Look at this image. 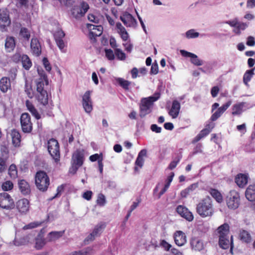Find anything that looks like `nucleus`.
<instances>
[{
    "label": "nucleus",
    "instance_id": "f257e3e1",
    "mask_svg": "<svg viewBox=\"0 0 255 255\" xmlns=\"http://www.w3.org/2000/svg\"><path fill=\"white\" fill-rule=\"evenodd\" d=\"M160 96L159 92H156L154 94L147 98H142L139 105V114L141 118L150 114L152 111L153 106V103L157 101Z\"/></svg>",
    "mask_w": 255,
    "mask_h": 255
},
{
    "label": "nucleus",
    "instance_id": "f03ea898",
    "mask_svg": "<svg viewBox=\"0 0 255 255\" xmlns=\"http://www.w3.org/2000/svg\"><path fill=\"white\" fill-rule=\"evenodd\" d=\"M218 233L220 234L219 245V246L223 249H227L229 248L230 245L231 246V252H232L233 248V241L232 240L230 242L229 240V226L228 224L225 223L221 225L218 228ZM233 236L231 237V240H232Z\"/></svg>",
    "mask_w": 255,
    "mask_h": 255
},
{
    "label": "nucleus",
    "instance_id": "7ed1b4c3",
    "mask_svg": "<svg viewBox=\"0 0 255 255\" xmlns=\"http://www.w3.org/2000/svg\"><path fill=\"white\" fill-rule=\"evenodd\" d=\"M196 211L202 217L212 216L214 209L211 198L207 197L202 200L197 205Z\"/></svg>",
    "mask_w": 255,
    "mask_h": 255
},
{
    "label": "nucleus",
    "instance_id": "20e7f679",
    "mask_svg": "<svg viewBox=\"0 0 255 255\" xmlns=\"http://www.w3.org/2000/svg\"><path fill=\"white\" fill-rule=\"evenodd\" d=\"M35 180L36 187L39 190L44 192L47 190L49 185V179L45 172L43 171L37 172Z\"/></svg>",
    "mask_w": 255,
    "mask_h": 255
},
{
    "label": "nucleus",
    "instance_id": "39448f33",
    "mask_svg": "<svg viewBox=\"0 0 255 255\" xmlns=\"http://www.w3.org/2000/svg\"><path fill=\"white\" fill-rule=\"evenodd\" d=\"M36 84V90L38 93L37 95V99L43 105L48 104V94L46 90H44V80L41 79H38L35 81Z\"/></svg>",
    "mask_w": 255,
    "mask_h": 255
},
{
    "label": "nucleus",
    "instance_id": "423d86ee",
    "mask_svg": "<svg viewBox=\"0 0 255 255\" xmlns=\"http://www.w3.org/2000/svg\"><path fill=\"white\" fill-rule=\"evenodd\" d=\"M226 202L228 207L232 210L237 209L240 203V197L235 190L231 191L227 195Z\"/></svg>",
    "mask_w": 255,
    "mask_h": 255
},
{
    "label": "nucleus",
    "instance_id": "0eeeda50",
    "mask_svg": "<svg viewBox=\"0 0 255 255\" xmlns=\"http://www.w3.org/2000/svg\"><path fill=\"white\" fill-rule=\"evenodd\" d=\"M48 150L55 161L58 162L60 160V154L59 145L57 140L51 138L48 141Z\"/></svg>",
    "mask_w": 255,
    "mask_h": 255
},
{
    "label": "nucleus",
    "instance_id": "6e6552de",
    "mask_svg": "<svg viewBox=\"0 0 255 255\" xmlns=\"http://www.w3.org/2000/svg\"><path fill=\"white\" fill-rule=\"evenodd\" d=\"M0 207L6 210H11L14 208V201L7 193H0Z\"/></svg>",
    "mask_w": 255,
    "mask_h": 255
},
{
    "label": "nucleus",
    "instance_id": "1a4fd4ad",
    "mask_svg": "<svg viewBox=\"0 0 255 255\" xmlns=\"http://www.w3.org/2000/svg\"><path fill=\"white\" fill-rule=\"evenodd\" d=\"M89 8L87 3L83 1L80 6H74L71 10L72 15L76 18L83 16Z\"/></svg>",
    "mask_w": 255,
    "mask_h": 255
},
{
    "label": "nucleus",
    "instance_id": "9d476101",
    "mask_svg": "<svg viewBox=\"0 0 255 255\" xmlns=\"http://www.w3.org/2000/svg\"><path fill=\"white\" fill-rule=\"evenodd\" d=\"M20 123L22 130L24 132L28 133L31 131L32 123L30 122V116L28 113H23L21 115Z\"/></svg>",
    "mask_w": 255,
    "mask_h": 255
},
{
    "label": "nucleus",
    "instance_id": "9b49d317",
    "mask_svg": "<svg viewBox=\"0 0 255 255\" xmlns=\"http://www.w3.org/2000/svg\"><path fill=\"white\" fill-rule=\"evenodd\" d=\"M88 28L90 30L89 38L94 42L96 41V37L100 36L103 32V28L101 25H95L92 24H87Z\"/></svg>",
    "mask_w": 255,
    "mask_h": 255
},
{
    "label": "nucleus",
    "instance_id": "f8f14e48",
    "mask_svg": "<svg viewBox=\"0 0 255 255\" xmlns=\"http://www.w3.org/2000/svg\"><path fill=\"white\" fill-rule=\"evenodd\" d=\"M120 19L127 27L135 28L137 22L132 15L128 13L125 12L120 16Z\"/></svg>",
    "mask_w": 255,
    "mask_h": 255
},
{
    "label": "nucleus",
    "instance_id": "ddd939ff",
    "mask_svg": "<svg viewBox=\"0 0 255 255\" xmlns=\"http://www.w3.org/2000/svg\"><path fill=\"white\" fill-rule=\"evenodd\" d=\"M91 92L87 91L82 97V105L85 111L90 113L93 110L92 102L90 97Z\"/></svg>",
    "mask_w": 255,
    "mask_h": 255
},
{
    "label": "nucleus",
    "instance_id": "4468645a",
    "mask_svg": "<svg viewBox=\"0 0 255 255\" xmlns=\"http://www.w3.org/2000/svg\"><path fill=\"white\" fill-rule=\"evenodd\" d=\"M84 153L83 150L77 149L73 153L71 159V163L81 166L84 162Z\"/></svg>",
    "mask_w": 255,
    "mask_h": 255
},
{
    "label": "nucleus",
    "instance_id": "2eb2a0df",
    "mask_svg": "<svg viewBox=\"0 0 255 255\" xmlns=\"http://www.w3.org/2000/svg\"><path fill=\"white\" fill-rule=\"evenodd\" d=\"M177 212L182 217L189 221L193 220V216L191 212L185 207L182 205H179L176 208Z\"/></svg>",
    "mask_w": 255,
    "mask_h": 255
},
{
    "label": "nucleus",
    "instance_id": "dca6fc26",
    "mask_svg": "<svg viewBox=\"0 0 255 255\" xmlns=\"http://www.w3.org/2000/svg\"><path fill=\"white\" fill-rule=\"evenodd\" d=\"M181 54L184 57H191V62L193 64L197 66H201L203 64V61L200 60L197 56L193 53L189 52L184 50H181L180 51Z\"/></svg>",
    "mask_w": 255,
    "mask_h": 255
},
{
    "label": "nucleus",
    "instance_id": "f3484780",
    "mask_svg": "<svg viewBox=\"0 0 255 255\" xmlns=\"http://www.w3.org/2000/svg\"><path fill=\"white\" fill-rule=\"evenodd\" d=\"M174 239L175 244L178 246H182L186 243V236L185 233L181 231L175 232Z\"/></svg>",
    "mask_w": 255,
    "mask_h": 255
},
{
    "label": "nucleus",
    "instance_id": "a211bd4d",
    "mask_svg": "<svg viewBox=\"0 0 255 255\" xmlns=\"http://www.w3.org/2000/svg\"><path fill=\"white\" fill-rule=\"evenodd\" d=\"M16 206L19 212L26 213L29 210V201L25 198L20 199L16 202Z\"/></svg>",
    "mask_w": 255,
    "mask_h": 255
},
{
    "label": "nucleus",
    "instance_id": "6ab92c4d",
    "mask_svg": "<svg viewBox=\"0 0 255 255\" xmlns=\"http://www.w3.org/2000/svg\"><path fill=\"white\" fill-rule=\"evenodd\" d=\"M18 188L20 192L23 195H29L30 193L31 189L29 183L24 179L19 180Z\"/></svg>",
    "mask_w": 255,
    "mask_h": 255
},
{
    "label": "nucleus",
    "instance_id": "aec40b11",
    "mask_svg": "<svg viewBox=\"0 0 255 255\" xmlns=\"http://www.w3.org/2000/svg\"><path fill=\"white\" fill-rule=\"evenodd\" d=\"M231 101H229L223 106L219 108L218 110L212 115L211 120L212 121L217 120L231 105Z\"/></svg>",
    "mask_w": 255,
    "mask_h": 255
},
{
    "label": "nucleus",
    "instance_id": "412c9836",
    "mask_svg": "<svg viewBox=\"0 0 255 255\" xmlns=\"http://www.w3.org/2000/svg\"><path fill=\"white\" fill-rule=\"evenodd\" d=\"M2 156H0V173H3L7 169L6 161L8 158V151L4 148Z\"/></svg>",
    "mask_w": 255,
    "mask_h": 255
},
{
    "label": "nucleus",
    "instance_id": "4be33fe9",
    "mask_svg": "<svg viewBox=\"0 0 255 255\" xmlns=\"http://www.w3.org/2000/svg\"><path fill=\"white\" fill-rule=\"evenodd\" d=\"M10 135L13 146L15 147H19L21 141V135L20 133L16 129H13L11 131Z\"/></svg>",
    "mask_w": 255,
    "mask_h": 255
},
{
    "label": "nucleus",
    "instance_id": "5701e85b",
    "mask_svg": "<svg viewBox=\"0 0 255 255\" xmlns=\"http://www.w3.org/2000/svg\"><path fill=\"white\" fill-rule=\"evenodd\" d=\"M180 109V104L177 100H174L172 102V105L170 110L169 112V114L172 118L175 119L178 116Z\"/></svg>",
    "mask_w": 255,
    "mask_h": 255
},
{
    "label": "nucleus",
    "instance_id": "b1692460",
    "mask_svg": "<svg viewBox=\"0 0 255 255\" xmlns=\"http://www.w3.org/2000/svg\"><path fill=\"white\" fill-rule=\"evenodd\" d=\"M30 46L34 54L38 56L41 54V46L37 38H32Z\"/></svg>",
    "mask_w": 255,
    "mask_h": 255
},
{
    "label": "nucleus",
    "instance_id": "393cba45",
    "mask_svg": "<svg viewBox=\"0 0 255 255\" xmlns=\"http://www.w3.org/2000/svg\"><path fill=\"white\" fill-rule=\"evenodd\" d=\"M11 84L10 80L7 77H2L0 80V90L3 93H5L10 89Z\"/></svg>",
    "mask_w": 255,
    "mask_h": 255
},
{
    "label": "nucleus",
    "instance_id": "a878e982",
    "mask_svg": "<svg viewBox=\"0 0 255 255\" xmlns=\"http://www.w3.org/2000/svg\"><path fill=\"white\" fill-rule=\"evenodd\" d=\"M246 197L250 201L255 200V185H250L246 191Z\"/></svg>",
    "mask_w": 255,
    "mask_h": 255
},
{
    "label": "nucleus",
    "instance_id": "bb28decb",
    "mask_svg": "<svg viewBox=\"0 0 255 255\" xmlns=\"http://www.w3.org/2000/svg\"><path fill=\"white\" fill-rule=\"evenodd\" d=\"M0 21L3 23V26H8L10 23L8 11L6 9H0Z\"/></svg>",
    "mask_w": 255,
    "mask_h": 255
},
{
    "label": "nucleus",
    "instance_id": "cd10ccee",
    "mask_svg": "<svg viewBox=\"0 0 255 255\" xmlns=\"http://www.w3.org/2000/svg\"><path fill=\"white\" fill-rule=\"evenodd\" d=\"M15 46V39L12 36H7L5 40V48L7 51L13 50Z\"/></svg>",
    "mask_w": 255,
    "mask_h": 255
},
{
    "label": "nucleus",
    "instance_id": "c85d7f7f",
    "mask_svg": "<svg viewBox=\"0 0 255 255\" xmlns=\"http://www.w3.org/2000/svg\"><path fill=\"white\" fill-rule=\"evenodd\" d=\"M235 182L239 187H243L248 182V176L245 174H239L236 177Z\"/></svg>",
    "mask_w": 255,
    "mask_h": 255
},
{
    "label": "nucleus",
    "instance_id": "c756f323",
    "mask_svg": "<svg viewBox=\"0 0 255 255\" xmlns=\"http://www.w3.org/2000/svg\"><path fill=\"white\" fill-rule=\"evenodd\" d=\"M191 246L193 249L196 251H200L204 248V245L202 242L198 239H192L191 241Z\"/></svg>",
    "mask_w": 255,
    "mask_h": 255
},
{
    "label": "nucleus",
    "instance_id": "7c9ffc66",
    "mask_svg": "<svg viewBox=\"0 0 255 255\" xmlns=\"http://www.w3.org/2000/svg\"><path fill=\"white\" fill-rule=\"evenodd\" d=\"M64 231L60 232H51L49 233L47 237V239L48 242H53L62 236Z\"/></svg>",
    "mask_w": 255,
    "mask_h": 255
},
{
    "label": "nucleus",
    "instance_id": "2f4dec72",
    "mask_svg": "<svg viewBox=\"0 0 255 255\" xmlns=\"http://www.w3.org/2000/svg\"><path fill=\"white\" fill-rule=\"evenodd\" d=\"M198 187V183H194L190 185L188 187L185 189L181 192V196L183 198H186L187 196L190 194Z\"/></svg>",
    "mask_w": 255,
    "mask_h": 255
},
{
    "label": "nucleus",
    "instance_id": "473e14b6",
    "mask_svg": "<svg viewBox=\"0 0 255 255\" xmlns=\"http://www.w3.org/2000/svg\"><path fill=\"white\" fill-rule=\"evenodd\" d=\"M245 103L242 102L233 106L232 114L233 115H240L243 112V108L245 105Z\"/></svg>",
    "mask_w": 255,
    "mask_h": 255
},
{
    "label": "nucleus",
    "instance_id": "72a5a7b5",
    "mask_svg": "<svg viewBox=\"0 0 255 255\" xmlns=\"http://www.w3.org/2000/svg\"><path fill=\"white\" fill-rule=\"evenodd\" d=\"M209 192L212 196L218 202L221 203L223 201V197L220 193L217 190L215 189L211 188Z\"/></svg>",
    "mask_w": 255,
    "mask_h": 255
},
{
    "label": "nucleus",
    "instance_id": "f704fd0d",
    "mask_svg": "<svg viewBox=\"0 0 255 255\" xmlns=\"http://www.w3.org/2000/svg\"><path fill=\"white\" fill-rule=\"evenodd\" d=\"M21 62L23 67L25 70H29L32 66V63L28 56L26 55H22L21 57Z\"/></svg>",
    "mask_w": 255,
    "mask_h": 255
},
{
    "label": "nucleus",
    "instance_id": "c9c22d12",
    "mask_svg": "<svg viewBox=\"0 0 255 255\" xmlns=\"http://www.w3.org/2000/svg\"><path fill=\"white\" fill-rule=\"evenodd\" d=\"M240 237L241 240L247 243H250L252 240L251 235L248 232L244 230L240 231Z\"/></svg>",
    "mask_w": 255,
    "mask_h": 255
},
{
    "label": "nucleus",
    "instance_id": "e433bc0d",
    "mask_svg": "<svg viewBox=\"0 0 255 255\" xmlns=\"http://www.w3.org/2000/svg\"><path fill=\"white\" fill-rule=\"evenodd\" d=\"M26 105L28 110L31 112L32 115L34 116L36 119H39L40 118V116L32 104L28 101H27Z\"/></svg>",
    "mask_w": 255,
    "mask_h": 255
},
{
    "label": "nucleus",
    "instance_id": "4c0bfd02",
    "mask_svg": "<svg viewBox=\"0 0 255 255\" xmlns=\"http://www.w3.org/2000/svg\"><path fill=\"white\" fill-rule=\"evenodd\" d=\"M46 244V241L44 239L42 238L40 236H38L35 239V247L37 250L41 249Z\"/></svg>",
    "mask_w": 255,
    "mask_h": 255
},
{
    "label": "nucleus",
    "instance_id": "58836bf2",
    "mask_svg": "<svg viewBox=\"0 0 255 255\" xmlns=\"http://www.w3.org/2000/svg\"><path fill=\"white\" fill-rule=\"evenodd\" d=\"M8 175L12 179H14L17 176V170L15 164H12L8 168Z\"/></svg>",
    "mask_w": 255,
    "mask_h": 255
},
{
    "label": "nucleus",
    "instance_id": "ea45409f",
    "mask_svg": "<svg viewBox=\"0 0 255 255\" xmlns=\"http://www.w3.org/2000/svg\"><path fill=\"white\" fill-rule=\"evenodd\" d=\"M19 35L24 39L28 40L30 37V33L27 28L21 27L19 32Z\"/></svg>",
    "mask_w": 255,
    "mask_h": 255
},
{
    "label": "nucleus",
    "instance_id": "a19ab883",
    "mask_svg": "<svg viewBox=\"0 0 255 255\" xmlns=\"http://www.w3.org/2000/svg\"><path fill=\"white\" fill-rule=\"evenodd\" d=\"M106 227V224L105 223H100L97 225L94 228L93 231L92 232L96 237L99 236L103 231L104 229Z\"/></svg>",
    "mask_w": 255,
    "mask_h": 255
},
{
    "label": "nucleus",
    "instance_id": "79ce46f5",
    "mask_svg": "<svg viewBox=\"0 0 255 255\" xmlns=\"http://www.w3.org/2000/svg\"><path fill=\"white\" fill-rule=\"evenodd\" d=\"M254 74V69L246 71L243 78L244 82L246 85H248V82L251 80V78Z\"/></svg>",
    "mask_w": 255,
    "mask_h": 255
},
{
    "label": "nucleus",
    "instance_id": "37998d69",
    "mask_svg": "<svg viewBox=\"0 0 255 255\" xmlns=\"http://www.w3.org/2000/svg\"><path fill=\"white\" fill-rule=\"evenodd\" d=\"M13 183L10 181H6L4 182L1 185V188L3 191L10 190L13 188Z\"/></svg>",
    "mask_w": 255,
    "mask_h": 255
},
{
    "label": "nucleus",
    "instance_id": "c03bdc74",
    "mask_svg": "<svg viewBox=\"0 0 255 255\" xmlns=\"http://www.w3.org/2000/svg\"><path fill=\"white\" fill-rule=\"evenodd\" d=\"M117 82L125 90L128 89V86L130 85V83L127 80H125L122 78H118L117 79Z\"/></svg>",
    "mask_w": 255,
    "mask_h": 255
},
{
    "label": "nucleus",
    "instance_id": "a18cd8bd",
    "mask_svg": "<svg viewBox=\"0 0 255 255\" xmlns=\"http://www.w3.org/2000/svg\"><path fill=\"white\" fill-rule=\"evenodd\" d=\"M37 72L40 76V78L39 79H41L42 80H44L45 85H48V80L47 79V76L45 74L44 71L42 69L40 70V69H38Z\"/></svg>",
    "mask_w": 255,
    "mask_h": 255
},
{
    "label": "nucleus",
    "instance_id": "49530a36",
    "mask_svg": "<svg viewBox=\"0 0 255 255\" xmlns=\"http://www.w3.org/2000/svg\"><path fill=\"white\" fill-rule=\"evenodd\" d=\"M115 54L117 58L121 60H124L126 58L125 53L119 48L115 49Z\"/></svg>",
    "mask_w": 255,
    "mask_h": 255
},
{
    "label": "nucleus",
    "instance_id": "de8ad7c7",
    "mask_svg": "<svg viewBox=\"0 0 255 255\" xmlns=\"http://www.w3.org/2000/svg\"><path fill=\"white\" fill-rule=\"evenodd\" d=\"M97 204L101 206H104L106 203V198L103 194H100L97 200Z\"/></svg>",
    "mask_w": 255,
    "mask_h": 255
},
{
    "label": "nucleus",
    "instance_id": "09e8293b",
    "mask_svg": "<svg viewBox=\"0 0 255 255\" xmlns=\"http://www.w3.org/2000/svg\"><path fill=\"white\" fill-rule=\"evenodd\" d=\"M199 35V33L195 32L194 29L189 30L186 33V37L189 38L197 37Z\"/></svg>",
    "mask_w": 255,
    "mask_h": 255
},
{
    "label": "nucleus",
    "instance_id": "8fccbe9b",
    "mask_svg": "<svg viewBox=\"0 0 255 255\" xmlns=\"http://www.w3.org/2000/svg\"><path fill=\"white\" fill-rule=\"evenodd\" d=\"M106 56L107 58L110 60H114L115 58V55L112 50L109 49H105Z\"/></svg>",
    "mask_w": 255,
    "mask_h": 255
},
{
    "label": "nucleus",
    "instance_id": "3c124183",
    "mask_svg": "<svg viewBox=\"0 0 255 255\" xmlns=\"http://www.w3.org/2000/svg\"><path fill=\"white\" fill-rule=\"evenodd\" d=\"M42 62L46 70L48 72H50L51 70V67L47 58L44 57L42 60Z\"/></svg>",
    "mask_w": 255,
    "mask_h": 255
},
{
    "label": "nucleus",
    "instance_id": "603ef678",
    "mask_svg": "<svg viewBox=\"0 0 255 255\" xmlns=\"http://www.w3.org/2000/svg\"><path fill=\"white\" fill-rule=\"evenodd\" d=\"M90 160L92 162L98 160L99 163V160H101V162L103 160L102 155V154H95L90 156Z\"/></svg>",
    "mask_w": 255,
    "mask_h": 255
},
{
    "label": "nucleus",
    "instance_id": "864d4df0",
    "mask_svg": "<svg viewBox=\"0 0 255 255\" xmlns=\"http://www.w3.org/2000/svg\"><path fill=\"white\" fill-rule=\"evenodd\" d=\"M247 25L245 23L239 22H238V24H237V31L236 32L237 34H240V30H244L247 27Z\"/></svg>",
    "mask_w": 255,
    "mask_h": 255
},
{
    "label": "nucleus",
    "instance_id": "5fc2aeb1",
    "mask_svg": "<svg viewBox=\"0 0 255 255\" xmlns=\"http://www.w3.org/2000/svg\"><path fill=\"white\" fill-rule=\"evenodd\" d=\"M64 36H65V33L61 30L57 31L54 34L55 39H62V38H63Z\"/></svg>",
    "mask_w": 255,
    "mask_h": 255
},
{
    "label": "nucleus",
    "instance_id": "6e6d98bb",
    "mask_svg": "<svg viewBox=\"0 0 255 255\" xmlns=\"http://www.w3.org/2000/svg\"><path fill=\"white\" fill-rule=\"evenodd\" d=\"M158 72V65L156 63L152 64L151 70H150V74H156Z\"/></svg>",
    "mask_w": 255,
    "mask_h": 255
},
{
    "label": "nucleus",
    "instance_id": "4d7b16f0",
    "mask_svg": "<svg viewBox=\"0 0 255 255\" xmlns=\"http://www.w3.org/2000/svg\"><path fill=\"white\" fill-rule=\"evenodd\" d=\"M71 167L69 168V171L70 173L74 174L76 173L77 170L80 166L73 163H71Z\"/></svg>",
    "mask_w": 255,
    "mask_h": 255
},
{
    "label": "nucleus",
    "instance_id": "13d9d810",
    "mask_svg": "<svg viewBox=\"0 0 255 255\" xmlns=\"http://www.w3.org/2000/svg\"><path fill=\"white\" fill-rule=\"evenodd\" d=\"M180 160V158L179 157H177L176 158L175 160H173V161H172L169 165V169L172 170L173 169H174L177 165V163L179 162Z\"/></svg>",
    "mask_w": 255,
    "mask_h": 255
},
{
    "label": "nucleus",
    "instance_id": "bf43d9fd",
    "mask_svg": "<svg viewBox=\"0 0 255 255\" xmlns=\"http://www.w3.org/2000/svg\"><path fill=\"white\" fill-rule=\"evenodd\" d=\"M150 129L152 131H154L156 133H160L161 131V128L158 127L156 124L151 125Z\"/></svg>",
    "mask_w": 255,
    "mask_h": 255
},
{
    "label": "nucleus",
    "instance_id": "052dcab7",
    "mask_svg": "<svg viewBox=\"0 0 255 255\" xmlns=\"http://www.w3.org/2000/svg\"><path fill=\"white\" fill-rule=\"evenodd\" d=\"M247 45L249 46H254L255 45V41L254 37L250 36L247 38Z\"/></svg>",
    "mask_w": 255,
    "mask_h": 255
},
{
    "label": "nucleus",
    "instance_id": "680f3d73",
    "mask_svg": "<svg viewBox=\"0 0 255 255\" xmlns=\"http://www.w3.org/2000/svg\"><path fill=\"white\" fill-rule=\"evenodd\" d=\"M160 246L162 247L165 250L168 251L171 247V246L166 242L165 240H162L160 244Z\"/></svg>",
    "mask_w": 255,
    "mask_h": 255
},
{
    "label": "nucleus",
    "instance_id": "e2e57ef3",
    "mask_svg": "<svg viewBox=\"0 0 255 255\" xmlns=\"http://www.w3.org/2000/svg\"><path fill=\"white\" fill-rule=\"evenodd\" d=\"M55 41L57 46L59 47L60 50H62V49H63V48L65 47V44L62 39H55Z\"/></svg>",
    "mask_w": 255,
    "mask_h": 255
},
{
    "label": "nucleus",
    "instance_id": "0e129e2a",
    "mask_svg": "<svg viewBox=\"0 0 255 255\" xmlns=\"http://www.w3.org/2000/svg\"><path fill=\"white\" fill-rule=\"evenodd\" d=\"M219 91V88L218 86L213 87L211 91V93L213 97H216Z\"/></svg>",
    "mask_w": 255,
    "mask_h": 255
},
{
    "label": "nucleus",
    "instance_id": "69168bd1",
    "mask_svg": "<svg viewBox=\"0 0 255 255\" xmlns=\"http://www.w3.org/2000/svg\"><path fill=\"white\" fill-rule=\"evenodd\" d=\"M64 188V186L63 185H61V186H58L57 189V194L54 197H53L51 199V200H52L56 197H58L60 195L61 193L63 191Z\"/></svg>",
    "mask_w": 255,
    "mask_h": 255
},
{
    "label": "nucleus",
    "instance_id": "338daca9",
    "mask_svg": "<svg viewBox=\"0 0 255 255\" xmlns=\"http://www.w3.org/2000/svg\"><path fill=\"white\" fill-rule=\"evenodd\" d=\"M119 33L120 34L121 38L124 41L128 40V34L126 29Z\"/></svg>",
    "mask_w": 255,
    "mask_h": 255
},
{
    "label": "nucleus",
    "instance_id": "774afa93",
    "mask_svg": "<svg viewBox=\"0 0 255 255\" xmlns=\"http://www.w3.org/2000/svg\"><path fill=\"white\" fill-rule=\"evenodd\" d=\"M210 132V130L208 128H204L202 129L199 133L200 135H201V137L203 138Z\"/></svg>",
    "mask_w": 255,
    "mask_h": 255
}]
</instances>
